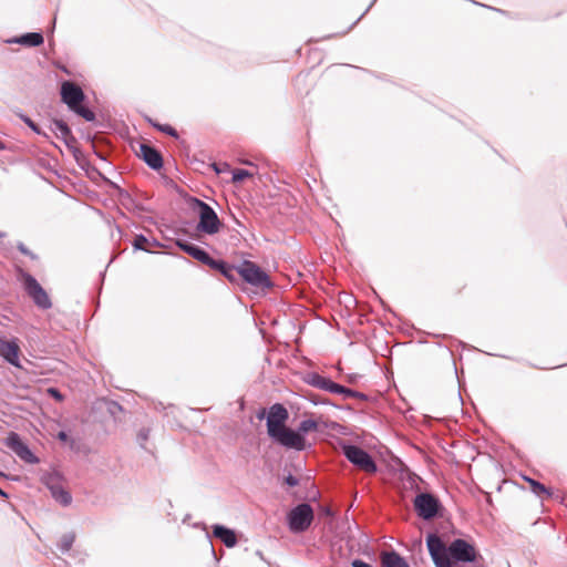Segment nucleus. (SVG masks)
<instances>
[{
	"mask_svg": "<svg viewBox=\"0 0 567 567\" xmlns=\"http://www.w3.org/2000/svg\"><path fill=\"white\" fill-rule=\"evenodd\" d=\"M238 275L249 285L258 288H270L269 276L255 262L245 260L237 267Z\"/></svg>",
	"mask_w": 567,
	"mask_h": 567,
	"instance_id": "5",
	"label": "nucleus"
},
{
	"mask_svg": "<svg viewBox=\"0 0 567 567\" xmlns=\"http://www.w3.org/2000/svg\"><path fill=\"white\" fill-rule=\"evenodd\" d=\"M352 567H372V566L363 560L355 559L352 563Z\"/></svg>",
	"mask_w": 567,
	"mask_h": 567,
	"instance_id": "31",
	"label": "nucleus"
},
{
	"mask_svg": "<svg viewBox=\"0 0 567 567\" xmlns=\"http://www.w3.org/2000/svg\"><path fill=\"white\" fill-rule=\"evenodd\" d=\"M20 346L18 339L0 338V357L16 368H20Z\"/></svg>",
	"mask_w": 567,
	"mask_h": 567,
	"instance_id": "11",
	"label": "nucleus"
},
{
	"mask_svg": "<svg viewBox=\"0 0 567 567\" xmlns=\"http://www.w3.org/2000/svg\"><path fill=\"white\" fill-rule=\"evenodd\" d=\"M231 173H233V182L234 183H240L246 178L252 177V175H254L251 172H249L247 169H241V168L234 169Z\"/></svg>",
	"mask_w": 567,
	"mask_h": 567,
	"instance_id": "22",
	"label": "nucleus"
},
{
	"mask_svg": "<svg viewBox=\"0 0 567 567\" xmlns=\"http://www.w3.org/2000/svg\"><path fill=\"white\" fill-rule=\"evenodd\" d=\"M74 539H75L74 534H72V533L64 534L61 537V540L59 544V548L61 549V551L62 553L69 551L74 543Z\"/></svg>",
	"mask_w": 567,
	"mask_h": 567,
	"instance_id": "21",
	"label": "nucleus"
},
{
	"mask_svg": "<svg viewBox=\"0 0 567 567\" xmlns=\"http://www.w3.org/2000/svg\"><path fill=\"white\" fill-rule=\"evenodd\" d=\"M213 536L218 538L226 547L231 548L237 544V536L233 529L223 525L213 526Z\"/></svg>",
	"mask_w": 567,
	"mask_h": 567,
	"instance_id": "15",
	"label": "nucleus"
},
{
	"mask_svg": "<svg viewBox=\"0 0 567 567\" xmlns=\"http://www.w3.org/2000/svg\"><path fill=\"white\" fill-rule=\"evenodd\" d=\"M313 519V511L307 503L299 504L288 514L289 528L293 533L305 532Z\"/></svg>",
	"mask_w": 567,
	"mask_h": 567,
	"instance_id": "6",
	"label": "nucleus"
},
{
	"mask_svg": "<svg viewBox=\"0 0 567 567\" xmlns=\"http://www.w3.org/2000/svg\"><path fill=\"white\" fill-rule=\"evenodd\" d=\"M285 482L287 485L289 486H296L298 485V480L293 476V475H288L286 478H285Z\"/></svg>",
	"mask_w": 567,
	"mask_h": 567,
	"instance_id": "30",
	"label": "nucleus"
},
{
	"mask_svg": "<svg viewBox=\"0 0 567 567\" xmlns=\"http://www.w3.org/2000/svg\"><path fill=\"white\" fill-rule=\"evenodd\" d=\"M49 393H50L53 398H55V399H58V400H61V399H62V395L60 394V392H59L56 389H53V388L49 389Z\"/></svg>",
	"mask_w": 567,
	"mask_h": 567,
	"instance_id": "33",
	"label": "nucleus"
},
{
	"mask_svg": "<svg viewBox=\"0 0 567 567\" xmlns=\"http://www.w3.org/2000/svg\"><path fill=\"white\" fill-rule=\"evenodd\" d=\"M14 42L27 47H38L43 43V37L41 33L31 32L16 39Z\"/></svg>",
	"mask_w": 567,
	"mask_h": 567,
	"instance_id": "18",
	"label": "nucleus"
},
{
	"mask_svg": "<svg viewBox=\"0 0 567 567\" xmlns=\"http://www.w3.org/2000/svg\"><path fill=\"white\" fill-rule=\"evenodd\" d=\"M0 496L8 497L7 493H4L1 488H0Z\"/></svg>",
	"mask_w": 567,
	"mask_h": 567,
	"instance_id": "35",
	"label": "nucleus"
},
{
	"mask_svg": "<svg viewBox=\"0 0 567 567\" xmlns=\"http://www.w3.org/2000/svg\"><path fill=\"white\" fill-rule=\"evenodd\" d=\"M62 101L72 110L84 100L82 89L72 82H63L61 86Z\"/></svg>",
	"mask_w": 567,
	"mask_h": 567,
	"instance_id": "12",
	"label": "nucleus"
},
{
	"mask_svg": "<svg viewBox=\"0 0 567 567\" xmlns=\"http://www.w3.org/2000/svg\"><path fill=\"white\" fill-rule=\"evenodd\" d=\"M212 269L218 270L223 276H225L228 280L235 281L237 272V267L230 266L223 260L214 259L209 266Z\"/></svg>",
	"mask_w": 567,
	"mask_h": 567,
	"instance_id": "16",
	"label": "nucleus"
},
{
	"mask_svg": "<svg viewBox=\"0 0 567 567\" xmlns=\"http://www.w3.org/2000/svg\"><path fill=\"white\" fill-rule=\"evenodd\" d=\"M381 559L383 567H410L409 564L395 551L383 553Z\"/></svg>",
	"mask_w": 567,
	"mask_h": 567,
	"instance_id": "17",
	"label": "nucleus"
},
{
	"mask_svg": "<svg viewBox=\"0 0 567 567\" xmlns=\"http://www.w3.org/2000/svg\"><path fill=\"white\" fill-rule=\"evenodd\" d=\"M4 444L12 450L22 461L28 464H38L39 458L31 452L29 446L24 444L20 435L16 432H10L7 436Z\"/></svg>",
	"mask_w": 567,
	"mask_h": 567,
	"instance_id": "9",
	"label": "nucleus"
},
{
	"mask_svg": "<svg viewBox=\"0 0 567 567\" xmlns=\"http://www.w3.org/2000/svg\"><path fill=\"white\" fill-rule=\"evenodd\" d=\"M176 245L186 254L192 256L194 259L200 261L204 265L210 266L213 262V258L209 256L208 252H206L204 249L199 248L198 246H195L193 244H189L187 241L177 240Z\"/></svg>",
	"mask_w": 567,
	"mask_h": 567,
	"instance_id": "13",
	"label": "nucleus"
},
{
	"mask_svg": "<svg viewBox=\"0 0 567 567\" xmlns=\"http://www.w3.org/2000/svg\"><path fill=\"white\" fill-rule=\"evenodd\" d=\"M527 481H528V482H529V484H530L532 491H533L536 495H538V496H540V495H543V494H546V495H548V496L550 495L549 491H548V489H547L543 484H540L539 482H536V481H534V480H532V478H528Z\"/></svg>",
	"mask_w": 567,
	"mask_h": 567,
	"instance_id": "24",
	"label": "nucleus"
},
{
	"mask_svg": "<svg viewBox=\"0 0 567 567\" xmlns=\"http://www.w3.org/2000/svg\"><path fill=\"white\" fill-rule=\"evenodd\" d=\"M341 449L347 460L357 466L360 471H363L368 474H373L378 471L377 464L372 456L361 447L352 444H343Z\"/></svg>",
	"mask_w": 567,
	"mask_h": 567,
	"instance_id": "4",
	"label": "nucleus"
},
{
	"mask_svg": "<svg viewBox=\"0 0 567 567\" xmlns=\"http://www.w3.org/2000/svg\"><path fill=\"white\" fill-rule=\"evenodd\" d=\"M4 236V233L0 231V238H3Z\"/></svg>",
	"mask_w": 567,
	"mask_h": 567,
	"instance_id": "37",
	"label": "nucleus"
},
{
	"mask_svg": "<svg viewBox=\"0 0 567 567\" xmlns=\"http://www.w3.org/2000/svg\"><path fill=\"white\" fill-rule=\"evenodd\" d=\"M414 507L420 517L423 519H431L437 514L439 501L429 493H422L416 495L414 499Z\"/></svg>",
	"mask_w": 567,
	"mask_h": 567,
	"instance_id": "10",
	"label": "nucleus"
},
{
	"mask_svg": "<svg viewBox=\"0 0 567 567\" xmlns=\"http://www.w3.org/2000/svg\"><path fill=\"white\" fill-rule=\"evenodd\" d=\"M146 243H147V238L145 236L136 235L134 238V241H133V246L135 249L147 251V249L145 248Z\"/></svg>",
	"mask_w": 567,
	"mask_h": 567,
	"instance_id": "26",
	"label": "nucleus"
},
{
	"mask_svg": "<svg viewBox=\"0 0 567 567\" xmlns=\"http://www.w3.org/2000/svg\"><path fill=\"white\" fill-rule=\"evenodd\" d=\"M157 130H159L161 132H164L171 136H174V137H177V132L174 127H172L171 125L168 124H165V125H159V124H153Z\"/></svg>",
	"mask_w": 567,
	"mask_h": 567,
	"instance_id": "27",
	"label": "nucleus"
},
{
	"mask_svg": "<svg viewBox=\"0 0 567 567\" xmlns=\"http://www.w3.org/2000/svg\"><path fill=\"white\" fill-rule=\"evenodd\" d=\"M54 127H55V131L63 137V138H66L68 136L71 135V131L69 128V126L66 125V123H64L63 121H54Z\"/></svg>",
	"mask_w": 567,
	"mask_h": 567,
	"instance_id": "25",
	"label": "nucleus"
},
{
	"mask_svg": "<svg viewBox=\"0 0 567 567\" xmlns=\"http://www.w3.org/2000/svg\"><path fill=\"white\" fill-rule=\"evenodd\" d=\"M192 208L198 214L196 229L206 235H215L220 230L221 223L215 210L205 202L198 198L190 199Z\"/></svg>",
	"mask_w": 567,
	"mask_h": 567,
	"instance_id": "3",
	"label": "nucleus"
},
{
	"mask_svg": "<svg viewBox=\"0 0 567 567\" xmlns=\"http://www.w3.org/2000/svg\"><path fill=\"white\" fill-rule=\"evenodd\" d=\"M288 417L289 413L282 404L276 403L271 405L266 423L268 435L286 449L303 451L306 449V439L300 433H295L292 429L286 426Z\"/></svg>",
	"mask_w": 567,
	"mask_h": 567,
	"instance_id": "2",
	"label": "nucleus"
},
{
	"mask_svg": "<svg viewBox=\"0 0 567 567\" xmlns=\"http://www.w3.org/2000/svg\"><path fill=\"white\" fill-rule=\"evenodd\" d=\"M24 122L28 124V126H29L32 131H34V132H37V133H40V131H39L38 126H37V125H35V124H34L30 118H25V121H24Z\"/></svg>",
	"mask_w": 567,
	"mask_h": 567,
	"instance_id": "32",
	"label": "nucleus"
},
{
	"mask_svg": "<svg viewBox=\"0 0 567 567\" xmlns=\"http://www.w3.org/2000/svg\"><path fill=\"white\" fill-rule=\"evenodd\" d=\"M4 148L3 143L0 141V151Z\"/></svg>",
	"mask_w": 567,
	"mask_h": 567,
	"instance_id": "36",
	"label": "nucleus"
},
{
	"mask_svg": "<svg viewBox=\"0 0 567 567\" xmlns=\"http://www.w3.org/2000/svg\"><path fill=\"white\" fill-rule=\"evenodd\" d=\"M429 553L436 567H455L458 563H471L473 567H483V558L475 547L464 539H454L445 546L435 534L426 539Z\"/></svg>",
	"mask_w": 567,
	"mask_h": 567,
	"instance_id": "1",
	"label": "nucleus"
},
{
	"mask_svg": "<svg viewBox=\"0 0 567 567\" xmlns=\"http://www.w3.org/2000/svg\"><path fill=\"white\" fill-rule=\"evenodd\" d=\"M58 439L62 442H66L69 440V436L64 431H61L58 433Z\"/></svg>",
	"mask_w": 567,
	"mask_h": 567,
	"instance_id": "34",
	"label": "nucleus"
},
{
	"mask_svg": "<svg viewBox=\"0 0 567 567\" xmlns=\"http://www.w3.org/2000/svg\"><path fill=\"white\" fill-rule=\"evenodd\" d=\"M23 286L27 293L32 298L34 303L42 309L51 307V300L37 279L28 272H21Z\"/></svg>",
	"mask_w": 567,
	"mask_h": 567,
	"instance_id": "7",
	"label": "nucleus"
},
{
	"mask_svg": "<svg viewBox=\"0 0 567 567\" xmlns=\"http://www.w3.org/2000/svg\"><path fill=\"white\" fill-rule=\"evenodd\" d=\"M52 495L56 502L64 506L69 505L72 501L70 493L64 489H53Z\"/></svg>",
	"mask_w": 567,
	"mask_h": 567,
	"instance_id": "20",
	"label": "nucleus"
},
{
	"mask_svg": "<svg viewBox=\"0 0 567 567\" xmlns=\"http://www.w3.org/2000/svg\"><path fill=\"white\" fill-rule=\"evenodd\" d=\"M214 169L217 174H220V173H224V172H228L229 171V165L227 163H219V164H214Z\"/></svg>",
	"mask_w": 567,
	"mask_h": 567,
	"instance_id": "28",
	"label": "nucleus"
},
{
	"mask_svg": "<svg viewBox=\"0 0 567 567\" xmlns=\"http://www.w3.org/2000/svg\"><path fill=\"white\" fill-rule=\"evenodd\" d=\"M140 156L153 169H159L163 166L162 155L158 151L150 145L141 144Z\"/></svg>",
	"mask_w": 567,
	"mask_h": 567,
	"instance_id": "14",
	"label": "nucleus"
},
{
	"mask_svg": "<svg viewBox=\"0 0 567 567\" xmlns=\"http://www.w3.org/2000/svg\"><path fill=\"white\" fill-rule=\"evenodd\" d=\"M72 111H74L75 113H78L79 115H81L83 118H85L89 122L94 121V118H95L94 113L91 110L82 106L81 104H78V106L72 109Z\"/></svg>",
	"mask_w": 567,
	"mask_h": 567,
	"instance_id": "23",
	"label": "nucleus"
},
{
	"mask_svg": "<svg viewBox=\"0 0 567 567\" xmlns=\"http://www.w3.org/2000/svg\"><path fill=\"white\" fill-rule=\"evenodd\" d=\"M17 248H18V249H19V251H20V252H22L23 255L29 256V257H31L32 259H35V258H37V257H35V255H33V254H32V252H31V251H30V250L24 246V244H23V243H19V244L17 245Z\"/></svg>",
	"mask_w": 567,
	"mask_h": 567,
	"instance_id": "29",
	"label": "nucleus"
},
{
	"mask_svg": "<svg viewBox=\"0 0 567 567\" xmlns=\"http://www.w3.org/2000/svg\"><path fill=\"white\" fill-rule=\"evenodd\" d=\"M312 384L319 389L326 390L330 393L336 394H342L346 399L348 398H358V399H365V395L361 392L351 390L349 388H346L339 383H336L331 381L328 378L321 377V375H315Z\"/></svg>",
	"mask_w": 567,
	"mask_h": 567,
	"instance_id": "8",
	"label": "nucleus"
},
{
	"mask_svg": "<svg viewBox=\"0 0 567 567\" xmlns=\"http://www.w3.org/2000/svg\"><path fill=\"white\" fill-rule=\"evenodd\" d=\"M318 430V422L312 419L302 420L295 433H300L305 437V434Z\"/></svg>",
	"mask_w": 567,
	"mask_h": 567,
	"instance_id": "19",
	"label": "nucleus"
}]
</instances>
